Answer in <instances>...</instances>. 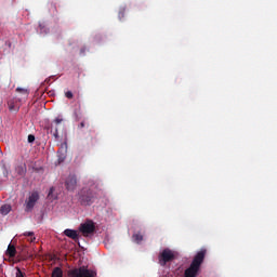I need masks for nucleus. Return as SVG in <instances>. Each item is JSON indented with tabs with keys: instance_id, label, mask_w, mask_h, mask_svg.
<instances>
[{
	"instance_id": "obj_1",
	"label": "nucleus",
	"mask_w": 277,
	"mask_h": 277,
	"mask_svg": "<svg viewBox=\"0 0 277 277\" xmlns=\"http://www.w3.org/2000/svg\"><path fill=\"white\" fill-rule=\"evenodd\" d=\"M205 256H207V249H201L198 251L194 256L189 267L185 269L184 277H197L202 263H205Z\"/></svg>"
},
{
	"instance_id": "obj_2",
	"label": "nucleus",
	"mask_w": 277,
	"mask_h": 277,
	"mask_svg": "<svg viewBox=\"0 0 277 277\" xmlns=\"http://www.w3.org/2000/svg\"><path fill=\"white\" fill-rule=\"evenodd\" d=\"M98 198L96 192L92 188H82L79 196V201L84 207H90V205H94V201Z\"/></svg>"
},
{
	"instance_id": "obj_3",
	"label": "nucleus",
	"mask_w": 277,
	"mask_h": 277,
	"mask_svg": "<svg viewBox=\"0 0 277 277\" xmlns=\"http://www.w3.org/2000/svg\"><path fill=\"white\" fill-rule=\"evenodd\" d=\"M69 277H96V272L88 269L85 266L68 271Z\"/></svg>"
},
{
	"instance_id": "obj_4",
	"label": "nucleus",
	"mask_w": 277,
	"mask_h": 277,
	"mask_svg": "<svg viewBox=\"0 0 277 277\" xmlns=\"http://www.w3.org/2000/svg\"><path fill=\"white\" fill-rule=\"evenodd\" d=\"M174 259H176V254L174 251L168 248L162 250V252L158 255L159 265H161V267H166V265H168V263H172Z\"/></svg>"
},
{
	"instance_id": "obj_5",
	"label": "nucleus",
	"mask_w": 277,
	"mask_h": 277,
	"mask_svg": "<svg viewBox=\"0 0 277 277\" xmlns=\"http://www.w3.org/2000/svg\"><path fill=\"white\" fill-rule=\"evenodd\" d=\"M38 200H40V195L38 194V192H32L26 200L25 211H34V208L36 207V202H38Z\"/></svg>"
},
{
	"instance_id": "obj_6",
	"label": "nucleus",
	"mask_w": 277,
	"mask_h": 277,
	"mask_svg": "<svg viewBox=\"0 0 277 277\" xmlns=\"http://www.w3.org/2000/svg\"><path fill=\"white\" fill-rule=\"evenodd\" d=\"M94 230H96V226L92 221H88L80 225V233H82L83 237H88V235H92Z\"/></svg>"
},
{
	"instance_id": "obj_7",
	"label": "nucleus",
	"mask_w": 277,
	"mask_h": 277,
	"mask_svg": "<svg viewBox=\"0 0 277 277\" xmlns=\"http://www.w3.org/2000/svg\"><path fill=\"white\" fill-rule=\"evenodd\" d=\"M65 187L68 192H75L77 189V175L69 174L65 181Z\"/></svg>"
},
{
	"instance_id": "obj_8",
	"label": "nucleus",
	"mask_w": 277,
	"mask_h": 277,
	"mask_svg": "<svg viewBox=\"0 0 277 277\" xmlns=\"http://www.w3.org/2000/svg\"><path fill=\"white\" fill-rule=\"evenodd\" d=\"M64 235L66 237H69V239H72L74 241H79V234L75 229H65Z\"/></svg>"
},
{
	"instance_id": "obj_9",
	"label": "nucleus",
	"mask_w": 277,
	"mask_h": 277,
	"mask_svg": "<svg viewBox=\"0 0 277 277\" xmlns=\"http://www.w3.org/2000/svg\"><path fill=\"white\" fill-rule=\"evenodd\" d=\"M6 256H9L10 259H14V256H16V247L14 245L10 243L8 246Z\"/></svg>"
},
{
	"instance_id": "obj_10",
	"label": "nucleus",
	"mask_w": 277,
	"mask_h": 277,
	"mask_svg": "<svg viewBox=\"0 0 277 277\" xmlns=\"http://www.w3.org/2000/svg\"><path fill=\"white\" fill-rule=\"evenodd\" d=\"M132 241H134V243H142V241H144V235L141 233L133 234Z\"/></svg>"
},
{
	"instance_id": "obj_11",
	"label": "nucleus",
	"mask_w": 277,
	"mask_h": 277,
	"mask_svg": "<svg viewBox=\"0 0 277 277\" xmlns=\"http://www.w3.org/2000/svg\"><path fill=\"white\" fill-rule=\"evenodd\" d=\"M10 211H12V207L10 205H3L0 208L1 215H8V213H10Z\"/></svg>"
},
{
	"instance_id": "obj_12",
	"label": "nucleus",
	"mask_w": 277,
	"mask_h": 277,
	"mask_svg": "<svg viewBox=\"0 0 277 277\" xmlns=\"http://www.w3.org/2000/svg\"><path fill=\"white\" fill-rule=\"evenodd\" d=\"M52 277H64V272L60 267H55L52 272Z\"/></svg>"
},
{
	"instance_id": "obj_13",
	"label": "nucleus",
	"mask_w": 277,
	"mask_h": 277,
	"mask_svg": "<svg viewBox=\"0 0 277 277\" xmlns=\"http://www.w3.org/2000/svg\"><path fill=\"white\" fill-rule=\"evenodd\" d=\"M24 237H30L29 239L30 243H34V241H36V237H34V232L24 233Z\"/></svg>"
},
{
	"instance_id": "obj_14",
	"label": "nucleus",
	"mask_w": 277,
	"mask_h": 277,
	"mask_svg": "<svg viewBox=\"0 0 277 277\" xmlns=\"http://www.w3.org/2000/svg\"><path fill=\"white\" fill-rule=\"evenodd\" d=\"M16 92H19L21 94H24L25 96H29V91L24 88H17Z\"/></svg>"
},
{
	"instance_id": "obj_15",
	"label": "nucleus",
	"mask_w": 277,
	"mask_h": 277,
	"mask_svg": "<svg viewBox=\"0 0 277 277\" xmlns=\"http://www.w3.org/2000/svg\"><path fill=\"white\" fill-rule=\"evenodd\" d=\"M15 277H25V273L21 271L18 267L16 268Z\"/></svg>"
},
{
	"instance_id": "obj_16",
	"label": "nucleus",
	"mask_w": 277,
	"mask_h": 277,
	"mask_svg": "<svg viewBox=\"0 0 277 277\" xmlns=\"http://www.w3.org/2000/svg\"><path fill=\"white\" fill-rule=\"evenodd\" d=\"M124 12H126V9H120L119 11V19L122 21V18H124Z\"/></svg>"
},
{
	"instance_id": "obj_17",
	"label": "nucleus",
	"mask_w": 277,
	"mask_h": 277,
	"mask_svg": "<svg viewBox=\"0 0 277 277\" xmlns=\"http://www.w3.org/2000/svg\"><path fill=\"white\" fill-rule=\"evenodd\" d=\"M34 142H36V136L32 135V134H29V135H28V143L31 144V143H34Z\"/></svg>"
},
{
	"instance_id": "obj_18",
	"label": "nucleus",
	"mask_w": 277,
	"mask_h": 277,
	"mask_svg": "<svg viewBox=\"0 0 277 277\" xmlns=\"http://www.w3.org/2000/svg\"><path fill=\"white\" fill-rule=\"evenodd\" d=\"M65 96H66V98H72V97H74L72 91H67V92L65 93Z\"/></svg>"
},
{
	"instance_id": "obj_19",
	"label": "nucleus",
	"mask_w": 277,
	"mask_h": 277,
	"mask_svg": "<svg viewBox=\"0 0 277 277\" xmlns=\"http://www.w3.org/2000/svg\"><path fill=\"white\" fill-rule=\"evenodd\" d=\"M66 159V156H58V163L64 162V160Z\"/></svg>"
},
{
	"instance_id": "obj_20",
	"label": "nucleus",
	"mask_w": 277,
	"mask_h": 277,
	"mask_svg": "<svg viewBox=\"0 0 277 277\" xmlns=\"http://www.w3.org/2000/svg\"><path fill=\"white\" fill-rule=\"evenodd\" d=\"M54 122H55V124H62L63 119H62V118H56V119L54 120Z\"/></svg>"
},
{
	"instance_id": "obj_21",
	"label": "nucleus",
	"mask_w": 277,
	"mask_h": 277,
	"mask_svg": "<svg viewBox=\"0 0 277 277\" xmlns=\"http://www.w3.org/2000/svg\"><path fill=\"white\" fill-rule=\"evenodd\" d=\"M85 127V121H82L79 126L78 129H83Z\"/></svg>"
},
{
	"instance_id": "obj_22",
	"label": "nucleus",
	"mask_w": 277,
	"mask_h": 277,
	"mask_svg": "<svg viewBox=\"0 0 277 277\" xmlns=\"http://www.w3.org/2000/svg\"><path fill=\"white\" fill-rule=\"evenodd\" d=\"M54 137H55L56 140H57V137H60V132H57V129H55Z\"/></svg>"
},
{
	"instance_id": "obj_23",
	"label": "nucleus",
	"mask_w": 277,
	"mask_h": 277,
	"mask_svg": "<svg viewBox=\"0 0 277 277\" xmlns=\"http://www.w3.org/2000/svg\"><path fill=\"white\" fill-rule=\"evenodd\" d=\"M53 192H55V188L51 187V188H50L49 196H51V194H53Z\"/></svg>"
},
{
	"instance_id": "obj_24",
	"label": "nucleus",
	"mask_w": 277,
	"mask_h": 277,
	"mask_svg": "<svg viewBox=\"0 0 277 277\" xmlns=\"http://www.w3.org/2000/svg\"><path fill=\"white\" fill-rule=\"evenodd\" d=\"M80 53H85V49H81V50H80Z\"/></svg>"
}]
</instances>
